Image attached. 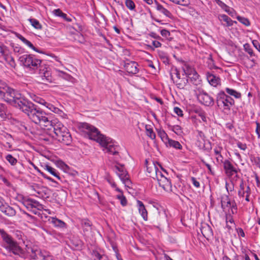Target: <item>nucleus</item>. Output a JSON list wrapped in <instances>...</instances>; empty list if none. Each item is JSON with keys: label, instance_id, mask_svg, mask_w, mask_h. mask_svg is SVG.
Returning a JSON list of instances; mask_svg holds the SVG:
<instances>
[{"label": "nucleus", "instance_id": "nucleus-1", "mask_svg": "<svg viewBox=\"0 0 260 260\" xmlns=\"http://www.w3.org/2000/svg\"><path fill=\"white\" fill-rule=\"evenodd\" d=\"M81 127L90 139L99 142L108 152L113 155L118 153L117 146L111 142L110 138L102 135L96 127L87 123H83Z\"/></svg>", "mask_w": 260, "mask_h": 260}, {"label": "nucleus", "instance_id": "nucleus-2", "mask_svg": "<svg viewBox=\"0 0 260 260\" xmlns=\"http://www.w3.org/2000/svg\"><path fill=\"white\" fill-rule=\"evenodd\" d=\"M20 110L26 113L32 121L40 124L45 129L50 123H52L53 120L47 116L45 112L27 100Z\"/></svg>", "mask_w": 260, "mask_h": 260}, {"label": "nucleus", "instance_id": "nucleus-3", "mask_svg": "<svg viewBox=\"0 0 260 260\" xmlns=\"http://www.w3.org/2000/svg\"><path fill=\"white\" fill-rule=\"evenodd\" d=\"M52 122V123H50L46 129L52 132L55 135L52 137L58 141L66 145H70L72 138L68 128L56 120H53Z\"/></svg>", "mask_w": 260, "mask_h": 260}, {"label": "nucleus", "instance_id": "nucleus-4", "mask_svg": "<svg viewBox=\"0 0 260 260\" xmlns=\"http://www.w3.org/2000/svg\"><path fill=\"white\" fill-rule=\"evenodd\" d=\"M0 98L20 110L27 100L20 93L5 84L0 90Z\"/></svg>", "mask_w": 260, "mask_h": 260}, {"label": "nucleus", "instance_id": "nucleus-5", "mask_svg": "<svg viewBox=\"0 0 260 260\" xmlns=\"http://www.w3.org/2000/svg\"><path fill=\"white\" fill-rule=\"evenodd\" d=\"M215 102L218 108L225 113L230 112L231 107L235 105L234 100L223 91L217 94Z\"/></svg>", "mask_w": 260, "mask_h": 260}, {"label": "nucleus", "instance_id": "nucleus-6", "mask_svg": "<svg viewBox=\"0 0 260 260\" xmlns=\"http://www.w3.org/2000/svg\"><path fill=\"white\" fill-rule=\"evenodd\" d=\"M20 64L30 71H36L42 64V61L31 54H23L19 57Z\"/></svg>", "mask_w": 260, "mask_h": 260}, {"label": "nucleus", "instance_id": "nucleus-7", "mask_svg": "<svg viewBox=\"0 0 260 260\" xmlns=\"http://www.w3.org/2000/svg\"><path fill=\"white\" fill-rule=\"evenodd\" d=\"M0 234L5 242V247L14 254H19L22 249L17 243L3 229H0Z\"/></svg>", "mask_w": 260, "mask_h": 260}, {"label": "nucleus", "instance_id": "nucleus-8", "mask_svg": "<svg viewBox=\"0 0 260 260\" xmlns=\"http://www.w3.org/2000/svg\"><path fill=\"white\" fill-rule=\"evenodd\" d=\"M114 168H115L116 174L125 184V186L129 187L132 182L129 179L128 173L125 170L123 165H116Z\"/></svg>", "mask_w": 260, "mask_h": 260}, {"label": "nucleus", "instance_id": "nucleus-9", "mask_svg": "<svg viewBox=\"0 0 260 260\" xmlns=\"http://www.w3.org/2000/svg\"><path fill=\"white\" fill-rule=\"evenodd\" d=\"M221 206L223 210L225 208H230L232 214H235L237 212V206L235 201H231L228 195H223L221 197Z\"/></svg>", "mask_w": 260, "mask_h": 260}, {"label": "nucleus", "instance_id": "nucleus-10", "mask_svg": "<svg viewBox=\"0 0 260 260\" xmlns=\"http://www.w3.org/2000/svg\"><path fill=\"white\" fill-rule=\"evenodd\" d=\"M39 74L44 82L50 83L52 82V78L50 68L46 64H42L39 69Z\"/></svg>", "mask_w": 260, "mask_h": 260}, {"label": "nucleus", "instance_id": "nucleus-11", "mask_svg": "<svg viewBox=\"0 0 260 260\" xmlns=\"http://www.w3.org/2000/svg\"><path fill=\"white\" fill-rule=\"evenodd\" d=\"M197 98L202 104L206 106H212L214 104V99L204 91L199 92Z\"/></svg>", "mask_w": 260, "mask_h": 260}, {"label": "nucleus", "instance_id": "nucleus-12", "mask_svg": "<svg viewBox=\"0 0 260 260\" xmlns=\"http://www.w3.org/2000/svg\"><path fill=\"white\" fill-rule=\"evenodd\" d=\"M222 162L225 173L228 177H231L234 175V174H237L238 173V170L237 168L234 167L229 160L225 159Z\"/></svg>", "mask_w": 260, "mask_h": 260}, {"label": "nucleus", "instance_id": "nucleus-13", "mask_svg": "<svg viewBox=\"0 0 260 260\" xmlns=\"http://www.w3.org/2000/svg\"><path fill=\"white\" fill-rule=\"evenodd\" d=\"M44 251L36 247H27V253L32 259L40 260Z\"/></svg>", "mask_w": 260, "mask_h": 260}, {"label": "nucleus", "instance_id": "nucleus-14", "mask_svg": "<svg viewBox=\"0 0 260 260\" xmlns=\"http://www.w3.org/2000/svg\"><path fill=\"white\" fill-rule=\"evenodd\" d=\"M138 64L135 61H129L127 62H125L124 67L125 70L128 74H136L139 72L138 68Z\"/></svg>", "mask_w": 260, "mask_h": 260}, {"label": "nucleus", "instance_id": "nucleus-15", "mask_svg": "<svg viewBox=\"0 0 260 260\" xmlns=\"http://www.w3.org/2000/svg\"><path fill=\"white\" fill-rule=\"evenodd\" d=\"M159 186L165 190L169 191L172 190V183L171 180L165 176L161 177L157 181Z\"/></svg>", "mask_w": 260, "mask_h": 260}, {"label": "nucleus", "instance_id": "nucleus-16", "mask_svg": "<svg viewBox=\"0 0 260 260\" xmlns=\"http://www.w3.org/2000/svg\"><path fill=\"white\" fill-rule=\"evenodd\" d=\"M200 231L203 236L209 239L213 236V232L211 226L206 223H202Z\"/></svg>", "mask_w": 260, "mask_h": 260}, {"label": "nucleus", "instance_id": "nucleus-17", "mask_svg": "<svg viewBox=\"0 0 260 260\" xmlns=\"http://www.w3.org/2000/svg\"><path fill=\"white\" fill-rule=\"evenodd\" d=\"M80 223L85 235L91 231L92 223L88 219H81Z\"/></svg>", "mask_w": 260, "mask_h": 260}, {"label": "nucleus", "instance_id": "nucleus-18", "mask_svg": "<svg viewBox=\"0 0 260 260\" xmlns=\"http://www.w3.org/2000/svg\"><path fill=\"white\" fill-rule=\"evenodd\" d=\"M31 187L38 194V197L45 198L47 194V189L44 186H40L39 185L35 184L32 185Z\"/></svg>", "mask_w": 260, "mask_h": 260}, {"label": "nucleus", "instance_id": "nucleus-19", "mask_svg": "<svg viewBox=\"0 0 260 260\" xmlns=\"http://www.w3.org/2000/svg\"><path fill=\"white\" fill-rule=\"evenodd\" d=\"M1 211L4 213L6 215L8 216H14L16 214V211L12 207L9 206L7 204L5 203L2 207H1Z\"/></svg>", "mask_w": 260, "mask_h": 260}, {"label": "nucleus", "instance_id": "nucleus-20", "mask_svg": "<svg viewBox=\"0 0 260 260\" xmlns=\"http://www.w3.org/2000/svg\"><path fill=\"white\" fill-rule=\"evenodd\" d=\"M176 83L178 88L180 89H184L188 82V79L186 77L180 78L174 81Z\"/></svg>", "mask_w": 260, "mask_h": 260}, {"label": "nucleus", "instance_id": "nucleus-21", "mask_svg": "<svg viewBox=\"0 0 260 260\" xmlns=\"http://www.w3.org/2000/svg\"><path fill=\"white\" fill-rule=\"evenodd\" d=\"M139 211L144 220H147V211L143 203L141 201H137Z\"/></svg>", "mask_w": 260, "mask_h": 260}, {"label": "nucleus", "instance_id": "nucleus-22", "mask_svg": "<svg viewBox=\"0 0 260 260\" xmlns=\"http://www.w3.org/2000/svg\"><path fill=\"white\" fill-rule=\"evenodd\" d=\"M156 10L158 11L168 18H171L172 17V14L169 10L165 8L161 5L158 4L157 2H156Z\"/></svg>", "mask_w": 260, "mask_h": 260}, {"label": "nucleus", "instance_id": "nucleus-23", "mask_svg": "<svg viewBox=\"0 0 260 260\" xmlns=\"http://www.w3.org/2000/svg\"><path fill=\"white\" fill-rule=\"evenodd\" d=\"M45 169L49 172L51 175L55 177L58 180L62 182V180L59 176V172L55 169L48 165H46L45 166Z\"/></svg>", "mask_w": 260, "mask_h": 260}, {"label": "nucleus", "instance_id": "nucleus-24", "mask_svg": "<svg viewBox=\"0 0 260 260\" xmlns=\"http://www.w3.org/2000/svg\"><path fill=\"white\" fill-rule=\"evenodd\" d=\"M167 147H173L177 149H181L182 146L181 144L177 141L169 139L166 143Z\"/></svg>", "mask_w": 260, "mask_h": 260}, {"label": "nucleus", "instance_id": "nucleus-25", "mask_svg": "<svg viewBox=\"0 0 260 260\" xmlns=\"http://www.w3.org/2000/svg\"><path fill=\"white\" fill-rule=\"evenodd\" d=\"M145 165L147 168V172L148 174V175L149 176L150 174H152L153 173H154V171L157 170L156 165L154 162L149 164L148 160L146 159Z\"/></svg>", "mask_w": 260, "mask_h": 260}, {"label": "nucleus", "instance_id": "nucleus-26", "mask_svg": "<svg viewBox=\"0 0 260 260\" xmlns=\"http://www.w3.org/2000/svg\"><path fill=\"white\" fill-rule=\"evenodd\" d=\"M187 78L188 80L189 79L192 84L195 85H198L200 84L201 80L200 79L199 76L196 71L194 72L191 76H189Z\"/></svg>", "mask_w": 260, "mask_h": 260}, {"label": "nucleus", "instance_id": "nucleus-27", "mask_svg": "<svg viewBox=\"0 0 260 260\" xmlns=\"http://www.w3.org/2000/svg\"><path fill=\"white\" fill-rule=\"evenodd\" d=\"M218 17L220 21H223L226 22V26H227L233 25L234 22L236 23V21H233L229 16L225 14L220 15Z\"/></svg>", "mask_w": 260, "mask_h": 260}, {"label": "nucleus", "instance_id": "nucleus-28", "mask_svg": "<svg viewBox=\"0 0 260 260\" xmlns=\"http://www.w3.org/2000/svg\"><path fill=\"white\" fill-rule=\"evenodd\" d=\"M50 222L55 226L58 228H64L66 225L63 221L55 217H52L50 219Z\"/></svg>", "mask_w": 260, "mask_h": 260}, {"label": "nucleus", "instance_id": "nucleus-29", "mask_svg": "<svg viewBox=\"0 0 260 260\" xmlns=\"http://www.w3.org/2000/svg\"><path fill=\"white\" fill-rule=\"evenodd\" d=\"M22 204L28 210L31 211L33 213L35 214H37V211L33 210L32 204L31 202L30 199H24L22 202Z\"/></svg>", "mask_w": 260, "mask_h": 260}, {"label": "nucleus", "instance_id": "nucleus-30", "mask_svg": "<svg viewBox=\"0 0 260 260\" xmlns=\"http://www.w3.org/2000/svg\"><path fill=\"white\" fill-rule=\"evenodd\" d=\"M225 90L228 94L233 96L236 99H240L241 98V93L237 91L234 89L226 88Z\"/></svg>", "mask_w": 260, "mask_h": 260}, {"label": "nucleus", "instance_id": "nucleus-31", "mask_svg": "<svg viewBox=\"0 0 260 260\" xmlns=\"http://www.w3.org/2000/svg\"><path fill=\"white\" fill-rule=\"evenodd\" d=\"M207 79L209 83L214 86H216L219 82V78H216L214 75L210 74L207 76Z\"/></svg>", "mask_w": 260, "mask_h": 260}, {"label": "nucleus", "instance_id": "nucleus-32", "mask_svg": "<svg viewBox=\"0 0 260 260\" xmlns=\"http://www.w3.org/2000/svg\"><path fill=\"white\" fill-rule=\"evenodd\" d=\"M183 70L186 78L189 76H191L192 74L196 72L194 69L188 65H185L183 68Z\"/></svg>", "mask_w": 260, "mask_h": 260}, {"label": "nucleus", "instance_id": "nucleus-33", "mask_svg": "<svg viewBox=\"0 0 260 260\" xmlns=\"http://www.w3.org/2000/svg\"><path fill=\"white\" fill-rule=\"evenodd\" d=\"M28 21L30 23L31 25L36 29L41 30L42 29V25L41 24L40 22L35 18H29Z\"/></svg>", "mask_w": 260, "mask_h": 260}, {"label": "nucleus", "instance_id": "nucleus-34", "mask_svg": "<svg viewBox=\"0 0 260 260\" xmlns=\"http://www.w3.org/2000/svg\"><path fill=\"white\" fill-rule=\"evenodd\" d=\"M165 175L162 173L161 171H160L158 168L157 167V170L154 171L152 174H150L149 177L152 178L154 179H156L157 181L161 177H164Z\"/></svg>", "mask_w": 260, "mask_h": 260}, {"label": "nucleus", "instance_id": "nucleus-35", "mask_svg": "<svg viewBox=\"0 0 260 260\" xmlns=\"http://www.w3.org/2000/svg\"><path fill=\"white\" fill-rule=\"evenodd\" d=\"M34 167V169L37 171L38 172H39L41 175L42 177H43L44 178L46 179L47 180L51 181V182H52L53 183H57V182L55 181L53 179H52V178L48 176L47 175H46L45 173H44L43 172H42L37 166H36L35 165L32 164Z\"/></svg>", "mask_w": 260, "mask_h": 260}, {"label": "nucleus", "instance_id": "nucleus-36", "mask_svg": "<svg viewBox=\"0 0 260 260\" xmlns=\"http://www.w3.org/2000/svg\"><path fill=\"white\" fill-rule=\"evenodd\" d=\"M0 116L3 119L7 118V108L3 104H0Z\"/></svg>", "mask_w": 260, "mask_h": 260}, {"label": "nucleus", "instance_id": "nucleus-37", "mask_svg": "<svg viewBox=\"0 0 260 260\" xmlns=\"http://www.w3.org/2000/svg\"><path fill=\"white\" fill-rule=\"evenodd\" d=\"M170 75L171 79L173 80V81L176 80L175 77H176V79H178L179 78H181L179 72L177 68L172 69Z\"/></svg>", "mask_w": 260, "mask_h": 260}, {"label": "nucleus", "instance_id": "nucleus-38", "mask_svg": "<svg viewBox=\"0 0 260 260\" xmlns=\"http://www.w3.org/2000/svg\"><path fill=\"white\" fill-rule=\"evenodd\" d=\"M71 242L74 246L73 248L76 249H80L82 248V243L81 240L75 239L72 240Z\"/></svg>", "mask_w": 260, "mask_h": 260}, {"label": "nucleus", "instance_id": "nucleus-39", "mask_svg": "<svg viewBox=\"0 0 260 260\" xmlns=\"http://www.w3.org/2000/svg\"><path fill=\"white\" fill-rule=\"evenodd\" d=\"M158 135L160 137L162 141L166 144L167 141L170 139L164 130L158 131Z\"/></svg>", "mask_w": 260, "mask_h": 260}, {"label": "nucleus", "instance_id": "nucleus-40", "mask_svg": "<svg viewBox=\"0 0 260 260\" xmlns=\"http://www.w3.org/2000/svg\"><path fill=\"white\" fill-rule=\"evenodd\" d=\"M31 202L32 203L33 210H41L43 208V206L40 203L35 200L30 199Z\"/></svg>", "mask_w": 260, "mask_h": 260}, {"label": "nucleus", "instance_id": "nucleus-41", "mask_svg": "<svg viewBox=\"0 0 260 260\" xmlns=\"http://www.w3.org/2000/svg\"><path fill=\"white\" fill-rule=\"evenodd\" d=\"M244 180L242 179H241V182L240 184V189L238 191V196L239 197H244L245 194V190H244Z\"/></svg>", "mask_w": 260, "mask_h": 260}, {"label": "nucleus", "instance_id": "nucleus-42", "mask_svg": "<svg viewBox=\"0 0 260 260\" xmlns=\"http://www.w3.org/2000/svg\"><path fill=\"white\" fill-rule=\"evenodd\" d=\"M6 159L12 166L15 165L17 162V159L14 157L11 154H8L6 156Z\"/></svg>", "mask_w": 260, "mask_h": 260}, {"label": "nucleus", "instance_id": "nucleus-43", "mask_svg": "<svg viewBox=\"0 0 260 260\" xmlns=\"http://www.w3.org/2000/svg\"><path fill=\"white\" fill-rule=\"evenodd\" d=\"M216 3L220 6L223 9H224L226 12L229 13V14H231L230 12V8L226 4H225L223 2H222L220 0H215Z\"/></svg>", "mask_w": 260, "mask_h": 260}, {"label": "nucleus", "instance_id": "nucleus-44", "mask_svg": "<svg viewBox=\"0 0 260 260\" xmlns=\"http://www.w3.org/2000/svg\"><path fill=\"white\" fill-rule=\"evenodd\" d=\"M244 48L245 51H246L249 55L251 57L252 56H255V54H254L252 49L251 48L250 45L249 44H245L244 45Z\"/></svg>", "mask_w": 260, "mask_h": 260}, {"label": "nucleus", "instance_id": "nucleus-45", "mask_svg": "<svg viewBox=\"0 0 260 260\" xmlns=\"http://www.w3.org/2000/svg\"><path fill=\"white\" fill-rule=\"evenodd\" d=\"M237 19L241 23H242V24H243L244 25H245L246 26H248L250 25V21L246 18L238 16L237 17Z\"/></svg>", "mask_w": 260, "mask_h": 260}, {"label": "nucleus", "instance_id": "nucleus-46", "mask_svg": "<svg viewBox=\"0 0 260 260\" xmlns=\"http://www.w3.org/2000/svg\"><path fill=\"white\" fill-rule=\"evenodd\" d=\"M125 6L130 10H134L135 4L132 0H125Z\"/></svg>", "mask_w": 260, "mask_h": 260}, {"label": "nucleus", "instance_id": "nucleus-47", "mask_svg": "<svg viewBox=\"0 0 260 260\" xmlns=\"http://www.w3.org/2000/svg\"><path fill=\"white\" fill-rule=\"evenodd\" d=\"M45 107H46L47 108H48L50 111L55 113H58L60 111V110L58 108L55 107L54 106L52 105L51 104L48 103L47 102V104L45 105Z\"/></svg>", "mask_w": 260, "mask_h": 260}, {"label": "nucleus", "instance_id": "nucleus-48", "mask_svg": "<svg viewBox=\"0 0 260 260\" xmlns=\"http://www.w3.org/2000/svg\"><path fill=\"white\" fill-rule=\"evenodd\" d=\"M94 260H108L105 255H102L97 252H94Z\"/></svg>", "mask_w": 260, "mask_h": 260}, {"label": "nucleus", "instance_id": "nucleus-49", "mask_svg": "<svg viewBox=\"0 0 260 260\" xmlns=\"http://www.w3.org/2000/svg\"><path fill=\"white\" fill-rule=\"evenodd\" d=\"M175 4L182 6H186L188 4V0H170Z\"/></svg>", "mask_w": 260, "mask_h": 260}, {"label": "nucleus", "instance_id": "nucleus-50", "mask_svg": "<svg viewBox=\"0 0 260 260\" xmlns=\"http://www.w3.org/2000/svg\"><path fill=\"white\" fill-rule=\"evenodd\" d=\"M117 198L120 201V203L123 206L127 205V200L123 195H118Z\"/></svg>", "mask_w": 260, "mask_h": 260}, {"label": "nucleus", "instance_id": "nucleus-51", "mask_svg": "<svg viewBox=\"0 0 260 260\" xmlns=\"http://www.w3.org/2000/svg\"><path fill=\"white\" fill-rule=\"evenodd\" d=\"M40 260H55L53 256L48 254L45 251H44Z\"/></svg>", "mask_w": 260, "mask_h": 260}, {"label": "nucleus", "instance_id": "nucleus-52", "mask_svg": "<svg viewBox=\"0 0 260 260\" xmlns=\"http://www.w3.org/2000/svg\"><path fill=\"white\" fill-rule=\"evenodd\" d=\"M7 50V47L6 46L3 44H0V55H5L6 54Z\"/></svg>", "mask_w": 260, "mask_h": 260}, {"label": "nucleus", "instance_id": "nucleus-53", "mask_svg": "<svg viewBox=\"0 0 260 260\" xmlns=\"http://www.w3.org/2000/svg\"><path fill=\"white\" fill-rule=\"evenodd\" d=\"M196 113L198 114L199 116L200 117L201 119L204 122H206L207 119H206V114H205V112L201 110L199 111H197Z\"/></svg>", "mask_w": 260, "mask_h": 260}, {"label": "nucleus", "instance_id": "nucleus-54", "mask_svg": "<svg viewBox=\"0 0 260 260\" xmlns=\"http://www.w3.org/2000/svg\"><path fill=\"white\" fill-rule=\"evenodd\" d=\"M147 135L151 139L153 140L155 138V134L154 133L153 130L151 128L147 129Z\"/></svg>", "mask_w": 260, "mask_h": 260}, {"label": "nucleus", "instance_id": "nucleus-55", "mask_svg": "<svg viewBox=\"0 0 260 260\" xmlns=\"http://www.w3.org/2000/svg\"><path fill=\"white\" fill-rule=\"evenodd\" d=\"M207 63H208V67L209 68H210V69L215 68L214 61H213V59L212 58L211 55H210V56L208 58Z\"/></svg>", "mask_w": 260, "mask_h": 260}, {"label": "nucleus", "instance_id": "nucleus-56", "mask_svg": "<svg viewBox=\"0 0 260 260\" xmlns=\"http://www.w3.org/2000/svg\"><path fill=\"white\" fill-rule=\"evenodd\" d=\"M201 161L202 162V163L205 166H206L209 171V172L212 175L214 174V172L212 171V169H211V166L210 164L207 163L205 160L203 158L201 159Z\"/></svg>", "mask_w": 260, "mask_h": 260}, {"label": "nucleus", "instance_id": "nucleus-57", "mask_svg": "<svg viewBox=\"0 0 260 260\" xmlns=\"http://www.w3.org/2000/svg\"><path fill=\"white\" fill-rule=\"evenodd\" d=\"M36 102L39 103L41 105H43L44 106L46 105L47 104V102L43 99L36 96L34 100Z\"/></svg>", "mask_w": 260, "mask_h": 260}, {"label": "nucleus", "instance_id": "nucleus-58", "mask_svg": "<svg viewBox=\"0 0 260 260\" xmlns=\"http://www.w3.org/2000/svg\"><path fill=\"white\" fill-rule=\"evenodd\" d=\"M226 222L234 224V219L231 214L226 215Z\"/></svg>", "mask_w": 260, "mask_h": 260}, {"label": "nucleus", "instance_id": "nucleus-59", "mask_svg": "<svg viewBox=\"0 0 260 260\" xmlns=\"http://www.w3.org/2000/svg\"><path fill=\"white\" fill-rule=\"evenodd\" d=\"M174 112L179 116H183V111L179 108L176 107L174 108Z\"/></svg>", "mask_w": 260, "mask_h": 260}, {"label": "nucleus", "instance_id": "nucleus-60", "mask_svg": "<svg viewBox=\"0 0 260 260\" xmlns=\"http://www.w3.org/2000/svg\"><path fill=\"white\" fill-rule=\"evenodd\" d=\"M53 13L56 16L61 17L63 15V12L59 9H55L53 11Z\"/></svg>", "mask_w": 260, "mask_h": 260}, {"label": "nucleus", "instance_id": "nucleus-61", "mask_svg": "<svg viewBox=\"0 0 260 260\" xmlns=\"http://www.w3.org/2000/svg\"><path fill=\"white\" fill-rule=\"evenodd\" d=\"M160 34L162 37H164L166 38H167L168 36H169L170 35V31L165 29H163L161 30Z\"/></svg>", "mask_w": 260, "mask_h": 260}, {"label": "nucleus", "instance_id": "nucleus-62", "mask_svg": "<svg viewBox=\"0 0 260 260\" xmlns=\"http://www.w3.org/2000/svg\"><path fill=\"white\" fill-rule=\"evenodd\" d=\"M13 50L15 53H18L19 54H22L24 52V49L18 46L14 47Z\"/></svg>", "mask_w": 260, "mask_h": 260}, {"label": "nucleus", "instance_id": "nucleus-63", "mask_svg": "<svg viewBox=\"0 0 260 260\" xmlns=\"http://www.w3.org/2000/svg\"><path fill=\"white\" fill-rule=\"evenodd\" d=\"M256 128L255 130V132L257 135V138L260 139V123L258 122H256Z\"/></svg>", "mask_w": 260, "mask_h": 260}, {"label": "nucleus", "instance_id": "nucleus-64", "mask_svg": "<svg viewBox=\"0 0 260 260\" xmlns=\"http://www.w3.org/2000/svg\"><path fill=\"white\" fill-rule=\"evenodd\" d=\"M252 44L254 47L260 52V44L259 42L256 40H253L252 41Z\"/></svg>", "mask_w": 260, "mask_h": 260}]
</instances>
